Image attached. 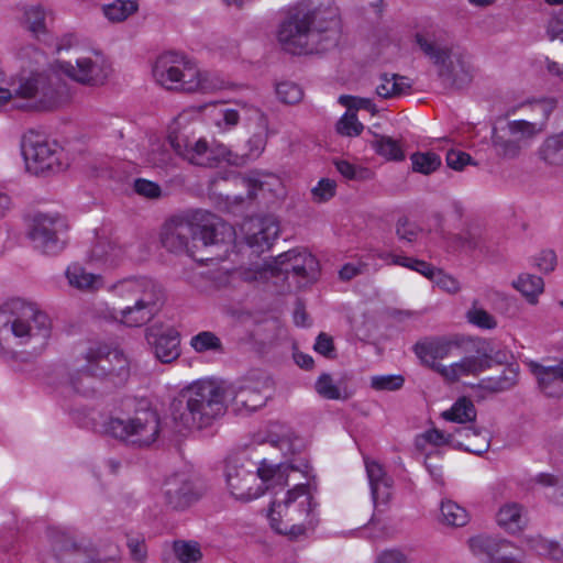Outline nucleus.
I'll use <instances>...</instances> for the list:
<instances>
[{"instance_id": "obj_57", "label": "nucleus", "mask_w": 563, "mask_h": 563, "mask_svg": "<svg viewBox=\"0 0 563 563\" xmlns=\"http://www.w3.org/2000/svg\"><path fill=\"white\" fill-rule=\"evenodd\" d=\"M336 191V183L330 178H322L317 186L311 189L312 200L317 203L329 201L334 197Z\"/></svg>"}, {"instance_id": "obj_12", "label": "nucleus", "mask_w": 563, "mask_h": 563, "mask_svg": "<svg viewBox=\"0 0 563 563\" xmlns=\"http://www.w3.org/2000/svg\"><path fill=\"white\" fill-rule=\"evenodd\" d=\"M225 402L233 410L246 415L262 408L272 396V380L262 375H253L224 387Z\"/></svg>"}, {"instance_id": "obj_35", "label": "nucleus", "mask_w": 563, "mask_h": 563, "mask_svg": "<svg viewBox=\"0 0 563 563\" xmlns=\"http://www.w3.org/2000/svg\"><path fill=\"white\" fill-rule=\"evenodd\" d=\"M65 274L69 285L79 290H97L102 285L100 275L88 273L79 264L69 265Z\"/></svg>"}, {"instance_id": "obj_13", "label": "nucleus", "mask_w": 563, "mask_h": 563, "mask_svg": "<svg viewBox=\"0 0 563 563\" xmlns=\"http://www.w3.org/2000/svg\"><path fill=\"white\" fill-rule=\"evenodd\" d=\"M68 224L60 216L36 214L29 232L35 249L44 254L55 255L66 245Z\"/></svg>"}, {"instance_id": "obj_55", "label": "nucleus", "mask_w": 563, "mask_h": 563, "mask_svg": "<svg viewBox=\"0 0 563 563\" xmlns=\"http://www.w3.org/2000/svg\"><path fill=\"white\" fill-rule=\"evenodd\" d=\"M432 273L424 274L427 278L434 282L438 287L448 291L449 294H456L461 290L460 282L451 275L443 273L441 269L431 265Z\"/></svg>"}, {"instance_id": "obj_4", "label": "nucleus", "mask_w": 563, "mask_h": 563, "mask_svg": "<svg viewBox=\"0 0 563 563\" xmlns=\"http://www.w3.org/2000/svg\"><path fill=\"white\" fill-rule=\"evenodd\" d=\"M227 411L224 386L214 380H197L183 389L172 404L176 424L186 430H202Z\"/></svg>"}, {"instance_id": "obj_21", "label": "nucleus", "mask_w": 563, "mask_h": 563, "mask_svg": "<svg viewBox=\"0 0 563 563\" xmlns=\"http://www.w3.org/2000/svg\"><path fill=\"white\" fill-rule=\"evenodd\" d=\"M168 145L191 164L206 167L210 165L208 142L205 139H194L183 132L172 133L168 135Z\"/></svg>"}, {"instance_id": "obj_25", "label": "nucleus", "mask_w": 563, "mask_h": 563, "mask_svg": "<svg viewBox=\"0 0 563 563\" xmlns=\"http://www.w3.org/2000/svg\"><path fill=\"white\" fill-rule=\"evenodd\" d=\"M529 368L537 379L539 389L548 397L563 398V358L554 365L531 361Z\"/></svg>"}, {"instance_id": "obj_43", "label": "nucleus", "mask_w": 563, "mask_h": 563, "mask_svg": "<svg viewBox=\"0 0 563 563\" xmlns=\"http://www.w3.org/2000/svg\"><path fill=\"white\" fill-rule=\"evenodd\" d=\"M468 323L483 329L493 330L497 327L496 318L479 306L477 299L473 300L472 306L465 313Z\"/></svg>"}, {"instance_id": "obj_62", "label": "nucleus", "mask_w": 563, "mask_h": 563, "mask_svg": "<svg viewBox=\"0 0 563 563\" xmlns=\"http://www.w3.org/2000/svg\"><path fill=\"white\" fill-rule=\"evenodd\" d=\"M18 57L23 63V66L42 65L46 62L44 53L33 45L21 47Z\"/></svg>"}, {"instance_id": "obj_61", "label": "nucleus", "mask_w": 563, "mask_h": 563, "mask_svg": "<svg viewBox=\"0 0 563 563\" xmlns=\"http://www.w3.org/2000/svg\"><path fill=\"white\" fill-rule=\"evenodd\" d=\"M126 547L131 559L136 563H144L147 558V548L142 537H128Z\"/></svg>"}, {"instance_id": "obj_60", "label": "nucleus", "mask_w": 563, "mask_h": 563, "mask_svg": "<svg viewBox=\"0 0 563 563\" xmlns=\"http://www.w3.org/2000/svg\"><path fill=\"white\" fill-rule=\"evenodd\" d=\"M208 152L210 153V155H208L210 165H207V167H212L222 161L230 164H238V156L233 155L223 144H213L212 146L208 144Z\"/></svg>"}, {"instance_id": "obj_36", "label": "nucleus", "mask_w": 563, "mask_h": 563, "mask_svg": "<svg viewBox=\"0 0 563 563\" xmlns=\"http://www.w3.org/2000/svg\"><path fill=\"white\" fill-rule=\"evenodd\" d=\"M525 542L538 555L555 562H563V544L542 536H528Z\"/></svg>"}, {"instance_id": "obj_58", "label": "nucleus", "mask_w": 563, "mask_h": 563, "mask_svg": "<svg viewBox=\"0 0 563 563\" xmlns=\"http://www.w3.org/2000/svg\"><path fill=\"white\" fill-rule=\"evenodd\" d=\"M364 126L363 124L357 120V117L355 112H351L347 110V112L339 120L336 124V130L340 134L346 135V136H356L361 134Z\"/></svg>"}, {"instance_id": "obj_3", "label": "nucleus", "mask_w": 563, "mask_h": 563, "mask_svg": "<svg viewBox=\"0 0 563 563\" xmlns=\"http://www.w3.org/2000/svg\"><path fill=\"white\" fill-rule=\"evenodd\" d=\"M232 234V228L220 218L203 211H197L190 218L173 217L165 222L161 232V242L174 253H186L196 257V250L201 246L219 244L225 235ZM202 261V258H198Z\"/></svg>"}, {"instance_id": "obj_28", "label": "nucleus", "mask_w": 563, "mask_h": 563, "mask_svg": "<svg viewBox=\"0 0 563 563\" xmlns=\"http://www.w3.org/2000/svg\"><path fill=\"white\" fill-rule=\"evenodd\" d=\"M166 503L173 509H184L198 498L192 484L184 476H173L164 484Z\"/></svg>"}, {"instance_id": "obj_17", "label": "nucleus", "mask_w": 563, "mask_h": 563, "mask_svg": "<svg viewBox=\"0 0 563 563\" xmlns=\"http://www.w3.org/2000/svg\"><path fill=\"white\" fill-rule=\"evenodd\" d=\"M227 484L231 495L241 501H250L264 494L260 477V466L249 470L243 465L230 464L227 467Z\"/></svg>"}, {"instance_id": "obj_8", "label": "nucleus", "mask_w": 563, "mask_h": 563, "mask_svg": "<svg viewBox=\"0 0 563 563\" xmlns=\"http://www.w3.org/2000/svg\"><path fill=\"white\" fill-rule=\"evenodd\" d=\"M317 503L309 484H298L282 501L274 500L268 511L271 527L278 533L299 537L318 522Z\"/></svg>"}, {"instance_id": "obj_63", "label": "nucleus", "mask_w": 563, "mask_h": 563, "mask_svg": "<svg viewBox=\"0 0 563 563\" xmlns=\"http://www.w3.org/2000/svg\"><path fill=\"white\" fill-rule=\"evenodd\" d=\"M419 234V228L407 218H399L396 223V235L399 240L411 243L416 241Z\"/></svg>"}, {"instance_id": "obj_15", "label": "nucleus", "mask_w": 563, "mask_h": 563, "mask_svg": "<svg viewBox=\"0 0 563 563\" xmlns=\"http://www.w3.org/2000/svg\"><path fill=\"white\" fill-rule=\"evenodd\" d=\"M59 70L74 81L89 87L102 86L109 78L111 67L100 54L78 57L76 63L60 62Z\"/></svg>"}, {"instance_id": "obj_46", "label": "nucleus", "mask_w": 563, "mask_h": 563, "mask_svg": "<svg viewBox=\"0 0 563 563\" xmlns=\"http://www.w3.org/2000/svg\"><path fill=\"white\" fill-rule=\"evenodd\" d=\"M442 521L452 527H463L468 522V514L464 508L453 501L441 504Z\"/></svg>"}, {"instance_id": "obj_23", "label": "nucleus", "mask_w": 563, "mask_h": 563, "mask_svg": "<svg viewBox=\"0 0 563 563\" xmlns=\"http://www.w3.org/2000/svg\"><path fill=\"white\" fill-rule=\"evenodd\" d=\"M450 435L449 442L451 446L476 455L487 452L490 446L488 431L473 424L460 426L450 432Z\"/></svg>"}, {"instance_id": "obj_42", "label": "nucleus", "mask_w": 563, "mask_h": 563, "mask_svg": "<svg viewBox=\"0 0 563 563\" xmlns=\"http://www.w3.org/2000/svg\"><path fill=\"white\" fill-rule=\"evenodd\" d=\"M372 146L378 155L388 161H402L405 158L402 145L390 136L375 135Z\"/></svg>"}, {"instance_id": "obj_10", "label": "nucleus", "mask_w": 563, "mask_h": 563, "mask_svg": "<svg viewBox=\"0 0 563 563\" xmlns=\"http://www.w3.org/2000/svg\"><path fill=\"white\" fill-rule=\"evenodd\" d=\"M103 427L106 433L136 448L150 446L161 432L159 416L154 410L137 412L125 420L111 417Z\"/></svg>"}, {"instance_id": "obj_22", "label": "nucleus", "mask_w": 563, "mask_h": 563, "mask_svg": "<svg viewBox=\"0 0 563 563\" xmlns=\"http://www.w3.org/2000/svg\"><path fill=\"white\" fill-rule=\"evenodd\" d=\"M49 539L53 551L57 553V559L63 554H85L92 559L97 554L93 542L86 537H78L69 530L54 528L49 530Z\"/></svg>"}, {"instance_id": "obj_24", "label": "nucleus", "mask_w": 563, "mask_h": 563, "mask_svg": "<svg viewBox=\"0 0 563 563\" xmlns=\"http://www.w3.org/2000/svg\"><path fill=\"white\" fill-rule=\"evenodd\" d=\"M146 340L153 346L154 354L162 363H172L180 355L179 334L176 330L152 327L147 329Z\"/></svg>"}, {"instance_id": "obj_59", "label": "nucleus", "mask_w": 563, "mask_h": 563, "mask_svg": "<svg viewBox=\"0 0 563 563\" xmlns=\"http://www.w3.org/2000/svg\"><path fill=\"white\" fill-rule=\"evenodd\" d=\"M339 102L346 107L349 111L353 112V110H366L371 112L372 114H375L377 112L375 103L368 99V98H361V97H353L343 95L340 96Z\"/></svg>"}, {"instance_id": "obj_33", "label": "nucleus", "mask_w": 563, "mask_h": 563, "mask_svg": "<svg viewBox=\"0 0 563 563\" xmlns=\"http://www.w3.org/2000/svg\"><path fill=\"white\" fill-rule=\"evenodd\" d=\"M468 545L473 554L485 555L487 558H494L500 551L511 545V542L495 538L487 534H478L468 540Z\"/></svg>"}, {"instance_id": "obj_39", "label": "nucleus", "mask_w": 563, "mask_h": 563, "mask_svg": "<svg viewBox=\"0 0 563 563\" xmlns=\"http://www.w3.org/2000/svg\"><path fill=\"white\" fill-rule=\"evenodd\" d=\"M511 285L532 305L537 303L538 297L544 290L543 279L528 273L520 274L517 279L512 280Z\"/></svg>"}, {"instance_id": "obj_51", "label": "nucleus", "mask_w": 563, "mask_h": 563, "mask_svg": "<svg viewBox=\"0 0 563 563\" xmlns=\"http://www.w3.org/2000/svg\"><path fill=\"white\" fill-rule=\"evenodd\" d=\"M45 18L46 13L41 5H31L24 10V23L35 36L46 32Z\"/></svg>"}, {"instance_id": "obj_54", "label": "nucleus", "mask_w": 563, "mask_h": 563, "mask_svg": "<svg viewBox=\"0 0 563 563\" xmlns=\"http://www.w3.org/2000/svg\"><path fill=\"white\" fill-rule=\"evenodd\" d=\"M276 95L285 104H297L303 98L302 88L292 81H282L276 85Z\"/></svg>"}, {"instance_id": "obj_56", "label": "nucleus", "mask_w": 563, "mask_h": 563, "mask_svg": "<svg viewBox=\"0 0 563 563\" xmlns=\"http://www.w3.org/2000/svg\"><path fill=\"white\" fill-rule=\"evenodd\" d=\"M402 375H376L371 378V387L375 390L395 391L404 386Z\"/></svg>"}, {"instance_id": "obj_53", "label": "nucleus", "mask_w": 563, "mask_h": 563, "mask_svg": "<svg viewBox=\"0 0 563 563\" xmlns=\"http://www.w3.org/2000/svg\"><path fill=\"white\" fill-rule=\"evenodd\" d=\"M173 550L180 563H197L202 556L199 544L192 541H175Z\"/></svg>"}, {"instance_id": "obj_7", "label": "nucleus", "mask_w": 563, "mask_h": 563, "mask_svg": "<svg viewBox=\"0 0 563 563\" xmlns=\"http://www.w3.org/2000/svg\"><path fill=\"white\" fill-rule=\"evenodd\" d=\"M84 358L86 364L70 375L73 389L84 396L95 393V378H109L114 384H122L130 375L129 361L125 355L106 343H91L85 352Z\"/></svg>"}, {"instance_id": "obj_19", "label": "nucleus", "mask_w": 563, "mask_h": 563, "mask_svg": "<svg viewBox=\"0 0 563 563\" xmlns=\"http://www.w3.org/2000/svg\"><path fill=\"white\" fill-rule=\"evenodd\" d=\"M275 268L283 274L292 273L306 280H313L319 271L317 258L305 250H289L275 260Z\"/></svg>"}, {"instance_id": "obj_38", "label": "nucleus", "mask_w": 563, "mask_h": 563, "mask_svg": "<svg viewBox=\"0 0 563 563\" xmlns=\"http://www.w3.org/2000/svg\"><path fill=\"white\" fill-rule=\"evenodd\" d=\"M411 88L409 79L397 74H383L380 84L376 87V93L384 98L398 97Z\"/></svg>"}, {"instance_id": "obj_32", "label": "nucleus", "mask_w": 563, "mask_h": 563, "mask_svg": "<svg viewBox=\"0 0 563 563\" xmlns=\"http://www.w3.org/2000/svg\"><path fill=\"white\" fill-rule=\"evenodd\" d=\"M299 471V466L294 464L283 465L279 464L277 466L267 464L266 462H262L260 465V477L261 482L264 486V493L268 489H273L277 486L284 487L287 485V471Z\"/></svg>"}, {"instance_id": "obj_41", "label": "nucleus", "mask_w": 563, "mask_h": 563, "mask_svg": "<svg viewBox=\"0 0 563 563\" xmlns=\"http://www.w3.org/2000/svg\"><path fill=\"white\" fill-rule=\"evenodd\" d=\"M534 483L544 489L550 503L563 508V476L540 473L536 476Z\"/></svg>"}, {"instance_id": "obj_45", "label": "nucleus", "mask_w": 563, "mask_h": 563, "mask_svg": "<svg viewBox=\"0 0 563 563\" xmlns=\"http://www.w3.org/2000/svg\"><path fill=\"white\" fill-rule=\"evenodd\" d=\"M104 15L112 22H122L137 10L133 0H114L102 8Z\"/></svg>"}, {"instance_id": "obj_49", "label": "nucleus", "mask_w": 563, "mask_h": 563, "mask_svg": "<svg viewBox=\"0 0 563 563\" xmlns=\"http://www.w3.org/2000/svg\"><path fill=\"white\" fill-rule=\"evenodd\" d=\"M316 390L325 399L340 400L349 398L346 390L341 389L339 385L334 384L332 377L325 373L317 379Z\"/></svg>"}, {"instance_id": "obj_1", "label": "nucleus", "mask_w": 563, "mask_h": 563, "mask_svg": "<svg viewBox=\"0 0 563 563\" xmlns=\"http://www.w3.org/2000/svg\"><path fill=\"white\" fill-rule=\"evenodd\" d=\"M51 333L52 320L37 303L15 298L0 307V360L13 369L32 362Z\"/></svg>"}, {"instance_id": "obj_6", "label": "nucleus", "mask_w": 563, "mask_h": 563, "mask_svg": "<svg viewBox=\"0 0 563 563\" xmlns=\"http://www.w3.org/2000/svg\"><path fill=\"white\" fill-rule=\"evenodd\" d=\"M111 289L122 301L118 318L128 327L146 324L157 314L164 302L162 286L146 276L123 278Z\"/></svg>"}, {"instance_id": "obj_26", "label": "nucleus", "mask_w": 563, "mask_h": 563, "mask_svg": "<svg viewBox=\"0 0 563 563\" xmlns=\"http://www.w3.org/2000/svg\"><path fill=\"white\" fill-rule=\"evenodd\" d=\"M126 256V246L114 236H98L89 252L92 262L114 267Z\"/></svg>"}, {"instance_id": "obj_37", "label": "nucleus", "mask_w": 563, "mask_h": 563, "mask_svg": "<svg viewBox=\"0 0 563 563\" xmlns=\"http://www.w3.org/2000/svg\"><path fill=\"white\" fill-rule=\"evenodd\" d=\"M441 416L446 421L467 426L476 420L477 411L471 399L462 397L449 410L443 411Z\"/></svg>"}, {"instance_id": "obj_31", "label": "nucleus", "mask_w": 563, "mask_h": 563, "mask_svg": "<svg viewBox=\"0 0 563 563\" xmlns=\"http://www.w3.org/2000/svg\"><path fill=\"white\" fill-rule=\"evenodd\" d=\"M519 379V365L508 364L499 375L482 379L479 386L490 393H504L512 389Z\"/></svg>"}, {"instance_id": "obj_47", "label": "nucleus", "mask_w": 563, "mask_h": 563, "mask_svg": "<svg viewBox=\"0 0 563 563\" xmlns=\"http://www.w3.org/2000/svg\"><path fill=\"white\" fill-rule=\"evenodd\" d=\"M410 159L412 163V170L423 175L433 173L441 165L440 156L433 152H417L411 155Z\"/></svg>"}, {"instance_id": "obj_18", "label": "nucleus", "mask_w": 563, "mask_h": 563, "mask_svg": "<svg viewBox=\"0 0 563 563\" xmlns=\"http://www.w3.org/2000/svg\"><path fill=\"white\" fill-rule=\"evenodd\" d=\"M476 354L464 356L459 362L438 367V373L448 382L454 383L464 376H476L489 367V355L484 345L485 341H473Z\"/></svg>"}, {"instance_id": "obj_27", "label": "nucleus", "mask_w": 563, "mask_h": 563, "mask_svg": "<svg viewBox=\"0 0 563 563\" xmlns=\"http://www.w3.org/2000/svg\"><path fill=\"white\" fill-rule=\"evenodd\" d=\"M454 346V342L444 338L418 342L413 351L418 358L428 367L438 373V367L443 366L438 360L448 357Z\"/></svg>"}, {"instance_id": "obj_5", "label": "nucleus", "mask_w": 563, "mask_h": 563, "mask_svg": "<svg viewBox=\"0 0 563 563\" xmlns=\"http://www.w3.org/2000/svg\"><path fill=\"white\" fill-rule=\"evenodd\" d=\"M530 106L541 115L532 121L525 119L505 120L492 130V146L503 159H517L545 131L547 122L556 107L554 99H542Z\"/></svg>"}, {"instance_id": "obj_40", "label": "nucleus", "mask_w": 563, "mask_h": 563, "mask_svg": "<svg viewBox=\"0 0 563 563\" xmlns=\"http://www.w3.org/2000/svg\"><path fill=\"white\" fill-rule=\"evenodd\" d=\"M538 156L548 165H563V131L545 139L538 150Z\"/></svg>"}, {"instance_id": "obj_52", "label": "nucleus", "mask_w": 563, "mask_h": 563, "mask_svg": "<svg viewBox=\"0 0 563 563\" xmlns=\"http://www.w3.org/2000/svg\"><path fill=\"white\" fill-rule=\"evenodd\" d=\"M455 241L461 247L466 250L481 249L484 241L483 229L476 224L467 225L456 235Z\"/></svg>"}, {"instance_id": "obj_16", "label": "nucleus", "mask_w": 563, "mask_h": 563, "mask_svg": "<svg viewBox=\"0 0 563 563\" xmlns=\"http://www.w3.org/2000/svg\"><path fill=\"white\" fill-rule=\"evenodd\" d=\"M22 154L26 169L34 175L56 172L60 168L56 145L41 139L37 134L31 133L23 137Z\"/></svg>"}, {"instance_id": "obj_64", "label": "nucleus", "mask_w": 563, "mask_h": 563, "mask_svg": "<svg viewBox=\"0 0 563 563\" xmlns=\"http://www.w3.org/2000/svg\"><path fill=\"white\" fill-rule=\"evenodd\" d=\"M133 188L137 195L148 199H157L162 196V189L159 185L147 179H135Z\"/></svg>"}, {"instance_id": "obj_34", "label": "nucleus", "mask_w": 563, "mask_h": 563, "mask_svg": "<svg viewBox=\"0 0 563 563\" xmlns=\"http://www.w3.org/2000/svg\"><path fill=\"white\" fill-rule=\"evenodd\" d=\"M185 92H214L225 88V81L210 71H201L197 68V75L185 82Z\"/></svg>"}, {"instance_id": "obj_48", "label": "nucleus", "mask_w": 563, "mask_h": 563, "mask_svg": "<svg viewBox=\"0 0 563 563\" xmlns=\"http://www.w3.org/2000/svg\"><path fill=\"white\" fill-rule=\"evenodd\" d=\"M170 152L166 142L153 140L145 154V162L153 167H164L170 162Z\"/></svg>"}, {"instance_id": "obj_9", "label": "nucleus", "mask_w": 563, "mask_h": 563, "mask_svg": "<svg viewBox=\"0 0 563 563\" xmlns=\"http://www.w3.org/2000/svg\"><path fill=\"white\" fill-rule=\"evenodd\" d=\"M416 43L437 66L438 77L445 88L462 89L472 82L475 68L465 52L421 34L416 35Z\"/></svg>"}, {"instance_id": "obj_14", "label": "nucleus", "mask_w": 563, "mask_h": 563, "mask_svg": "<svg viewBox=\"0 0 563 563\" xmlns=\"http://www.w3.org/2000/svg\"><path fill=\"white\" fill-rule=\"evenodd\" d=\"M197 75V66L184 54L167 52L162 54L153 67V76L158 85L185 92V82Z\"/></svg>"}, {"instance_id": "obj_50", "label": "nucleus", "mask_w": 563, "mask_h": 563, "mask_svg": "<svg viewBox=\"0 0 563 563\" xmlns=\"http://www.w3.org/2000/svg\"><path fill=\"white\" fill-rule=\"evenodd\" d=\"M190 345L198 353H205L208 351L223 352L220 338L210 331H202L194 335L190 340Z\"/></svg>"}, {"instance_id": "obj_44", "label": "nucleus", "mask_w": 563, "mask_h": 563, "mask_svg": "<svg viewBox=\"0 0 563 563\" xmlns=\"http://www.w3.org/2000/svg\"><path fill=\"white\" fill-rule=\"evenodd\" d=\"M379 258L385 261L387 264L399 265V266L412 269L415 272H418L421 275L432 273L431 264H429L424 261H421V260L413 258V257H408V256H402V255H397L394 253L385 252V253L379 254Z\"/></svg>"}, {"instance_id": "obj_29", "label": "nucleus", "mask_w": 563, "mask_h": 563, "mask_svg": "<svg viewBox=\"0 0 563 563\" xmlns=\"http://www.w3.org/2000/svg\"><path fill=\"white\" fill-rule=\"evenodd\" d=\"M365 467L374 505H386L391 496V478L376 461L365 460Z\"/></svg>"}, {"instance_id": "obj_2", "label": "nucleus", "mask_w": 563, "mask_h": 563, "mask_svg": "<svg viewBox=\"0 0 563 563\" xmlns=\"http://www.w3.org/2000/svg\"><path fill=\"white\" fill-rule=\"evenodd\" d=\"M338 25L333 10L300 2L288 11L277 37L291 54L321 53L336 45Z\"/></svg>"}, {"instance_id": "obj_11", "label": "nucleus", "mask_w": 563, "mask_h": 563, "mask_svg": "<svg viewBox=\"0 0 563 563\" xmlns=\"http://www.w3.org/2000/svg\"><path fill=\"white\" fill-rule=\"evenodd\" d=\"M14 96L26 100V103L16 106L22 109L54 110L66 102L68 96L57 87L44 74L32 73L29 77H22L13 88Z\"/></svg>"}, {"instance_id": "obj_30", "label": "nucleus", "mask_w": 563, "mask_h": 563, "mask_svg": "<svg viewBox=\"0 0 563 563\" xmlns=\"http://www.w3.org/2000/svg\"><path fill=\"white\" fill-rule=\"evenodd\" d=\"M497 525L509 533H518L525 529L528 519L523 507L517 503L504 504L496 514Z\"/></svg>"}, {"instance_id": "obj_20", "label": "nucleus", "mask_w": 563, "mask_h": 563, "mask_svg": "<svg viewBox=\"0 0 563 563\" xmlns=\"http://www.w3.org/2000/svg\"><path fill=\"white\" fill-rule=\"evenodd\" d=\"M245 241L255 253L271 249L279 234V224L275 217L251 219L244 224Z\"/></svg>"}]
</instances>
